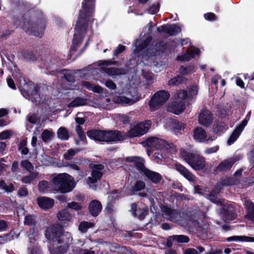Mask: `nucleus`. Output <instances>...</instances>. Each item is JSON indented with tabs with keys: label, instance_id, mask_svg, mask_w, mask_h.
Masks as SVG:
<instances>
[{
	"label": "nucleus",
	"instance_id": "nucleus-57",
	"mask_svg": "<svg viewBox=\"0 0 254 254\" xmlns=\"http://www.w3.org/2000/svg\"><path fill=\"white\" fill-rule=\"evenodd\" d=\"M101 105L105 108H109L111 104V100L109 98H103L101 99Z\"/></svg>",
	"mask_w": 254,
	"mask_h": 254
},
{
	"label": "nucleus",
	"instance_id": "nucleus-38",
	"mask_svg": "<svg viewBox=\"0 0 254 254\" xmlns=\"http://www.w3.org/2000/svg\"><path fill=\"white\" fill-rule=\"evenodd\" d=\"M50 184L47 181H40L38 184V190L41 193H45L50 188Z\"/></svg>",
	"mask_w": 254,
	"mask_h": 254
},
{
	"label": "nucleus",
	"instance_id": "nucleus-21",
	"mask_svg": "<svg viewBox=\"0 0 254 254\" xmlns=\"http://www.w3.org/2000/svg\"><path fill=\"white\" fill-rule=\"evenodd\" d=\"M175 166L176 169L188 181L192 182H194L196 181L195 176L186 167L179 164H176Z\"/></svg>",
	"mask_w": 254,
	"mask_h": 254
},
{
	"label": "nucleus",
	"instance_id": "nucleus-64",
	"mask_svg": "<svg viewBox=\"0 0 254 254\" xmlns=\"http://www.w3.org/2000/svg\"><path fill=\"white\" fill-rule=\"evenodd\" d=\"M184 254H198V252L196 249L188 248L185 250Z\"/></svg>",
	"mask_w": 254,
	"mask_h": 254
},
{
	"label": "nucleus",
	"instance_id": "nucleus-34",
	"mask_svg": "<svg viewBox=\"0 0 254 254\" xmlns=\"http://www.w3.org/2000/svg\"><path fill=\"white\" fill-rule=\"evenodd\" d=\"M86 103V100L83 98L77 97L71 102L68 105V107H76L83 106Z\"/></svg>",
	"mask_w": 254,
	"mask_h": 254
},
{
	"label": "nucleus",
	"instance_id": "nucleus-52",
	"mask_svg": "<svg viewBox=\"0 0 254 254\" xmlns=\"http://www.w3.org/2000/svg\"><path fill=\"white\" fill-rule=\"evenodd\" d=\"M145 184L144 182L137 181L135 182L133 188V190L138 191L144 189Z\"/></svg>",
	"mask_w": 254,
	"mask_h": 254
},
{
	"label": "nucleus",
	"instance_id": "nucleus-39",
	"mask_svg": "<svg viewBox=\"0 0 254 254\" xmlns=\"http://www.w3.org/2000/svg\"><path fill=\"white\" fill-rule=\"evenodd\" d=\"M0 188L7 193L11 192L14 190V186L12 184H6L3 180H0Z\"/></svg>",
	"mask_w": 254,
	"mask_h": 254
},
{
	"label": "nucleus",
	"instance_id": "nucleus-61",
	"mask_svg": "<svg viewBox=\"0 0 254 254\" xmlns=\"http://www.w3.org/2000/svg\"><path fill=\"white\" fill-rule=\"evenodd\" d=\"M18 194L20 197L26 196L28 194V191L26 188H21L18 190Z\"/></svg>",
	"mask_w": 254,
	"mask_h": 254
},
{
	"label": "nucleus",
	"instance_id": "nucleus-41",
	"mask_svg": "<svg viewBox=\"0 0 254 254\" xmlns=\"http://www.w3.org/2000/svg\"><path fill=\"white\" fill-rule=\"evenodd\" d=\"M58 137L62 140L68 139L69 136L68 131L64 127H60L57 131Z\"/></svg>",
	"mask_w": 254,
	"mask_h": 254
},
{
	"label": "nucleus",
	"instance_id": "nucleus-8",
	"mask_svg": "<svg viewBox=\"0 0 254 254\" xmlns=\"http://www.w3.org/2000/svg\"><path fill=\"white\" fill-rule=\"evenodd\" d=\"M145 143L151 149H163L169 153L175 152V148L173 144L169 143L165 140L155 137L148 138Z\"/></svg>",
	"mask_w": 254,
	"mask_h": 254
},
{
	"label": "nucleus",
	"instance_id": "nucleus-13",
	"mask_svg": "<svg viewBox=\"0 0 254 254\" xmlns=\"http://www.w3.org/2000/svg\"><path fill=\"white\" fill-rule=\"evenodd\" d=\"M193 137L198 142H204L208 141H213L214 138L208 136L205 130L201 127H195L193 131Z\"/></svg>",
	"mask_w": 254,
	"mask_h": 254
},
{
	"label": "nucleus",
	"instance_id": "nucleus-62",
	"mask_svg": "<svg viewBox=\"0 0 254 254\" xmlns=\"http://www.w3.org/2000/svg\"><path fill=\"white\" fill-rule=\"evenodd\" d=\"M219 149V146H216L213 147H210L209 148L206 149L204 152L205 154H210L211 153H215L217 152Z\"/></svg>",
	"mask_w": 254,
	"mask_h": 254
},
{
	"label": "nucleus",
	"instance_id": "nucleus-1",
	"mask_svg": "<svg viewBox=\"0 0 254 254\" xmlns=\"http://www.w3.org/2000/svg\"><path fill=\"white\" fill-rule=\"evenodd\" d=\"M48 239L53 243L51 254H64L67 252L69 243L72 241L70 233L63 232V228L58 225L49 227L45 233Z\"/></svg>",
	"mask_w": 254,
	"mask_h": 254
},
{
	"label": "nucleus",
	"instance_id": "nucleus-46",
	"mask_svg": "<svg viewBox=\"0 0 254 254\" xmlns=\"http://www.w3.org/2000/svg\"><path fill=\"white\" fill-rule=\"evenodd\" d=\"M79 149H70L64 154V158L66 160H70L72 157L79 152Z\"/></svg>",
	"mask_w": 254,
	"mask_h": 254
},
{
	"label": "nucleus",
	"instance_id": "nucleus-18",
	"mask_svg": "<svg viewBox=\"0 0 254 254\" xmlns=\"http://www.w3.org/2000/svg\"><path fill=\"white\" fill-rule=\"evenodd\" d=\"M185 109V104L183 101H175L171 103L168 107V110L175 114H180Z\"/></svg>",
	"mask_w": 254,
	"mask_h": 254
},
{
	"label": "nucleus",
	"instance_id": "nucleus-2",
	"mask_svg": "<svg viewBox=\"0 0 254 254\" xmlns=\"http://www.w3.org/2000/svg\"><path fill=\"white\" fill-rule=\"evenodd\" d=\"M123 92L126 95L116 96L113 101L117 104L131 105L141 98L137 89L143 90L147 89L150 85V82L149 80H126Z\"/></svg>",
	"mask_w": 254,
	"mask_h": 254
},
{
	"label": "nucleus",
	"instance_id": "nucleus-48",
	"mask_svg": "<svg viewBox=\"0 0 254 254\" xmlns=\"http://www.w3.org/2000/svg\"><path fill=\"white\" fill-rule=\"evenodd\" d=\"M11 73L12 77H8L6 79H12V78L14 79H19L22 77L19 69L16 67H14V68L12 69Z\"/></svg>",
	"mask_w": 254,
	"mask_h": 254
},
{
	"label": "nucleus",
	"instance_id": "nucleus-42",
	"mask_svg": "<svg viewBox=\"0 0 254 254\" xmlns=\"http://www.w3.org/2000/svg\"><path fill=\"white\" fill-rule=\"evenodd\" d=\"M38 176L37 173H32L28 176H24L22 178V182L25 184H30L32 183Z\"/></svg>",
	"mask_w": 254,
	"mask_h": 254
},
{
	"label": "nucleus",
	"instance_id": "nucleus-20",
	"mask_svg": "<svg viewBox=\"0 0 254 254\" xmlns=\"http://www.w3.org/2000/svg\"><path fill=\"white\" fill-rule=\"evenodd\" d=\"M248 122V121L247 119H245L242 123L236 127L228 140V144L229 145L232 144L237 139L246 126L247 125Z\"/></svg>",
	"mask_w": 254,
	"mask_h": 254
},
{
	"label": "nucleus",
	"instance_id": "nucleus-17",
	"mask_svg": "<svg viewBox=\"0 0 254 254\" xmlns=\"http://www.w3.org/2000/svg\"><path fill=\"white\" fill-rule=\"evenodd\" d=\"M237 160L234 158H230L222 161L216 167L215 171L226 172L232 168Z\"/></svg>",
	"mask_w": 254,
	"mask_h": 254
},
{
	"label": "nucleus",
	"instance_id": "nucleus-40",
	"mask_svg": "<svg viewBox=\"0 0 254 254\" xmlns=\"http://www.w3.org/2000/svg\"><path fill=\"white\" fill-rule=\"evenodd\" d=\"M54 136V132L50 130L45 129L42 133V139L44 142H47L50 140Z\"/></svg>",
	"mask_w": 254,
	"mask_h": 254
},
{
	"label": "nucleus",
	"instance_id": "nucleus-53",
	"mask_svg": "<svg viewBox=\"0 0 254 254\" xmlns=\"http://www.w3.org/2000/svg\"><path fill=\"white\" fill-rule=\"evenodd\" d=\"M13 134V131L10 130H5L0 132V140L9 138Z\"/></svg>",
	"mask_w": 254,
	"mask_h": 254
},
{
	"label": "nucleus",
	"instance_id": "nucleus-6",
	"mask_svg": "<svg viewBox=\"0 0 254 254\" xmlns=\"http://www.w3.org/2000/svg\"><path fill=\"white\" fill-rule=\"evenodd\" d=\"M52 182L55 190L63 193L71 191L75 186L73 178L66 173L56 175Z\"/></svg>",
	"mask_w": 254,
	"mask_h": 254
},
{
	"label": "nucleus",
	"instance_id": "nucleus-37",
	"mask_svg": "<svg viewBox=\"0 0 254 254\" xmlns=\"http://www.w3.org/2000/svg\"><path fill=\"white\" fill-rule=\"evenodd\" d=\"M94 224L92 222L82 221L80 223L78 229L80 232L85 233L88 229L94 227Z\"/></svg>",
	"mask_w": 254,
	"mask_h": 254
},
{
	"label": "nucleus",
	"instance_id": "nucleus-55",
	"mask_svg": "<svg viewBox=\"0 0 254 254\" xmlns=\"http://www.w3.org/2000/svg\"><path fill=\"white\" fill-rule=\"evenodd\" d=\"M159 3L156 2L149 7L148 9V12L150 14H155L159 11Z\"/></svg>",
	"mask_w": 254,
	"mask_h": 254
},
{
	"label": "nucleus",
	"instance_id": "nucleus-35",
	"mask_svg": "<svg viewBox=\"0 0 254 254\" xmlns=\"http://www.w3.org/2000/svg\"><path fill=\"white\" fill-rule=\"evenodd\" d=\"M82 84L84 87L94 92L100 93L103 91V89L99 85H94L87 81L83 82Z\"/></svg>",
	"mask_w": 254,
	"mask_h": 254
},
{
	"label": "nucleus",
	"instance_id": "nucleus-44",
	"mask_svg": "<svg viewBox=\"0 0 254 254\" xmlns=\"http://www.w3.org/2000/svg\"><path fill=\"white\" fill-rule=\"evenodd\" d=\"M24 223L25 225L34 227L35 226L36 221L35 217L33 215H28L25 216Z\"/></svg>",
	"mask_w": 254,
	"mask_h": 254
},
{
	"label": "nucleus",
	"instance_id": "nucleus-15",
	"mask_svg": "<svg viewBox=\"0 0 254 254\" xmlns=\"http://www.w3.org/2000/svg\"><path fill=\"white\" fill-rule=\"evenodd\" d=\"M159 32H164L170 36H173L180 33L181 29L179 26L176 24L165 25L157 28Z\"/></svg>",
	"mask_w": 254,
	"mask_h": 254
},
{
	"label": "nucleus",
	"instance_id": "nucleus-5",
	"mask_svg": "<svg viewBox=\"0 0 254 254\" xmlns=\"http://www.w3.org/2000/svg\"><path fill=\"white\" fill-rule=\"evenodd\" d=\"M205 215L200 211H180L177 212L176 217H172V221L177 222L182 225H190L194 226L199 225L202 223Z\"/></svg>",
	"mask_w": 254,
	"mask_h": 254
},
{
	"label": "nucleus",
	"instance_id": "nucleus-24",
	"mask_svg": "<svg viewBox=\"0 0 254 254\" xmlns=\"http://www.w3.org/2000/svg\"><path fill=\"white\" fill-rule=\"evenodd\" d=\"M102 204L97 200H93L90 202L88 206L90 213L93 216H97L102 210Z\"/></svg>",
	"mask_w": 254,
	"mask_h": 254
},
{
	"label": "nucleus",
	"instance_id": "nucleus-56",
	"mask_svg": "<svg viewBox=\"0 0 254 254\" xmlns=\"http://www.w3.org/2000/svg\"><path fill=\"white\" fill-rule=\"evenodd\" d=\"M166 45L164 43H159L155 46V50L156 51L154 55L159 54L160 52H164L165 51Z\"/></svg>",
	"mask_w": 254,
	"mask_h": 254
},
{
	"label": "nucleus",
	"instance_id": "nucleus-45",
	"mask_svg": "<svg viewBox=\"0 0 254 254\" xmlns=\"http://www.w3.org/2000/svg\"><path fill=\"white\" fill-rule=\"evenodd\" d=\"M114 119L117 122L124 124H127L129 122L128 117L125 115L116 114L114 116Z\"/></svg>",
	"mask_w": 254,
	"mask_h": 254
},
{
	"label": "nucleus",
	"instance_id": "nucleus-63",
	"mask_svg": "<svg viewBox=\"0 0 254 254\" xmlns=\"http://www.w3.org/2000/svg\"><path fill=\"white\" fill-rule=\"evenodd\" d=\"M7 228V223L3 220L0 219V232L6 231Z\"/></svg>",
	"mask_w": 254,
	"mask_h": 254
},
{
	"label": "nucleus",
	"instance_id": "nucleus-30",
	"mask_svg": "<svg viewBox=\"0 0 254 254\" xmlns=\"http://www.w3.org/2000/svg\"><path fill=\"white\" fill-rule=\"evenodd\" d=\"M245 205L249 209V212L246 217L254 223V203L251 201H245Z\"/></svg>",
	"mask_w": 254,
	"mask_h": 254
},
{
	"label": "nucleus",
	"instance_id": "nucleus-12",
	"mask_svg": "<svg viewBox=\"0 0 254 254\" xmlns=\"http://www.w3.org/2000/svg\"><path fill=\"white\" fill-rule=\"evenodd\" d=\"M84 70H69L63 69L57 72L58 77L63 79H70L74 78H84Z\"/></svg>",
	"mask_w": 254,
	"mask_h": 254
},
{
	"label": "nucleus",
	"instance_id": "nucleus-10",
	"mask_svg": "<svg viewBox=\"0 0 254 254\" xmlns=\"http://www.w3.org/2000/svg\"><path fill=\"white\" fill-rule=\"evenodd\" d=\"M116 62L112 61L102 60L97 63V65L100 66L101 69L109 75L113 76L116 75L124 74L125 73L123 69L109 67V66L116 64Z\"/></svg>",
	"mask_w": 254,
	"mask_h": 254
},
{
	"label": "nucleus",
	"instance_id": "nucleus-31",
	"mask_svg": "<svg viewBox=\"0 0 254 254\" xmlns=\"http://www.w3.org/2000/svg\"><path fill=\"white\" fill-rule=\"evenodd\" d=\"M218 185H219V183L217 184L214 190L210 193L209 195V200L211 201H212L214 203H220V201H221V202H222L223 200H217V199L215 197V195L219 193V192L221 191L222 187H223V186H218Z\"/></svg>",
	"mask_w": 254,
	"mask_h": 254
},
{
	"label": "nucleus",
	"instance_id": "nucleus-29",
	"mask_svg": "<svg viewBox=\"0 0 254 254\" xmlns=\"http://www.w3.org/2000/svg\"><path fill=\"white\" fill-rule=\"evenodd\" d=\"M151 124L152 123L150 121H146L136 125L141 135H143L148 132L151 127Z\"/></svg>",
	"mask_w": 254,
	"mask_h": 254
},
{
	"label": "nucleus",
	"instance_id": "nucleus-25",
	"mask_svg": "<svg viewBox=\"0 0 254 254\" xmlns=\"http://www.w3.org/2000/svg\"><path fill=\"white\" fill-rule=\"evenodd\" d=\"M37 202L39 206L41 208L47 209L52 207L54 203V201L53 199L42 196L37 198Z\"/></svg>",
	"mask_w": 254,
	"mask_h": 254
},
{
	"label": "nucleus",
	"instance_id": "nucleus-54",
	"mask_svg": "<svg viewBox=\"0 0 254 254\" xmlns=\"http://www.w3.org/2000/svg\"><path fill=\"white\" fill-rule=\"evenodd\" d=\"M67 207L76 211L80 210L82 208V206L79 203L75 201L68 203L67 204Z\"/></svg>",
	"mask_w": 254,
	"mask_h": 254
},
{
	"label": "nucleus",
	"instance_id": "nucleus-32",
	"mask_svg": "<svg viewBox=\"0 0 254 254\" xmlns=\"http://www.w3.org/2000/svg\"><path fill=\"white\" fill-rule=\"evenodd\" d=\"M123 134L126 135V138L127 136L132 138L141 136L136 125L132 126L127 133H123Z\"/></svg>",
	"mask_w": 254,
	"mask_h": 254
},
{
	"label": "nucleus",
	"instance_id": "nucleus-11",
	"mask_svg": "<svg viewBox=\"0 0 254 254\" xmlns=\"http://www.w3.org/2000/svg\"><path fill=\"white\" fill-rule=\"evenodd\" d=\"M104 166L101 164L95 165L93 168L90 176L88 177L87 179V184L89 188L96 190V185H93L99 181L102 176V173L100 171L103 170Z\"/></svg>",
	"mask_w": 254,
	"mask_h": 254
},
{
	"label": "nucleus",
	"instance_id": "nucleus-51",
	"mask_svg": "<svg viewBox=\"0 0 254 254\" xmlns=\"http://www.w3.org/2000/svg\"><path fill=\"white\" fill-rule=\"evenodd\" d=\"M27 121L31 124H35L39 121V118L36 114H29L27 116Z\"/></svg>",
	"mask_w": 254,
	"mask_h": 254
},
{
	"label": "nucleus",
	"instance_id": "nucleus-36",
	"mask_svg": "<svg viewBox=\"0 0 254 254\" xmlns=\"http://www.w3.org/2000/svg\"><path fill=\"white\" fill-rule=\"evenodd\" d=\"M174 98L176 101H182L186 99H188V93L184 90L178 91L174 95Z\"/></svg>",
	"mask_w": 254,
	"mask_h": 254
},
{
	"label": "nucleus",
	"instance_id": "nucleus-3",
	"mask_svg": "<svg viewBox=\"0 0 254 254\" xmlns=\"http://www.w3.org/2000/svg\"><path fill=\"white\" fill-rule=\"evenodd\" d=\"M95 0H84L82 9L75 28L73 44L78 45L82 40L86 32L85 23L91 16L93 11Z\"/></svg>",
	"mask_w": 254,
	"mask_h": 254
},
{
	"label": "nucleus",
	"instance_id": "nucleus-60",
	"mask_svg": "<svg viewBox=\"0 0 254 254\" xmlns=\"http://www.w3.org/2000/svg\"><path fill=\"white\" fill-rule=\"evenodd\" d=\"M125 50V47L123 45H119L115 49L114 53L115 56H118L119 54L123 52Z\"/></svg>",
	"mask_w": 254,
	"mask_h": 254
},
{
	"label": "nucleus",
	"instance_id": "nucleus-43",
	"mask_svg": "<svg viewBox=\"0 0 254 254\" xmlns=\"http://www.w3.org/2000/svg\"><path fill=\"white\" fill-rule=\"evenodd\" d=\"M198 93V88L196 85L191 86L188 91V99L191 100L195 98Z\"/></svg>",
	"mask_w": 254,
	"mask_h": 254
},
{
	"label": "nucleus",
	"instance_id": "nucleus-26",
	"mask_svg": "<svg viewBox=\"0 0 254 254\" xmlns=\"http://www.w3.org/2000/svg\"><path fill=\"white\" fill-rule=\"evenodd\" d=\"M161 208L162 215L171 221H172V217H176L177 216L178 211L175 209H173L165 205L162 206Z\"/></svg>",
	"mask_w": 254,
	"mask_h": 254
},
{
	"label": "nucleus",
	"instance_id": "nucleus-9",
	"mask_svg": "<svg viewBox=\"0 0 254 254\" xmlns=\"http://www.w3.org/2000/svg\"><path fill=\"white\" fill-rule=\"evenodd\" d=\"M170 94L165 90H160L154 94L149 101V106L151 110H155L164 104L169 99Z\"/></svg>",
	"mask_w": 254,
	"mask_h": 254
},
{
	"label": "nucleus",
	"instance_id": "nucleus-27",
	"mask_svg": "<svg viewBox=\"0 0 254 254\" xmlns=\"http://www.w3.org/2000/svg\"><path fill=\"white\" fill-rule=\"evenodd\" d=\"M151 40V37L150 36H148L145 38V39H138L135 43V47L136 49L135 50L137 52H139L140 51L144 50L147 47L148 44Z\"/></svg>",
	"mask_w": 254,
	"mask_h": 254
},
{
	"label": "nucleus",
	"instance_id": "nucleus-58",
	"mask_svg": "<svg viewBox=\"0 0 254 254\" xmlns=\"http://www.w3.org/2000/svg\"><path fill=\"white\" fill-rule=\"evenodd\" d=\"M30 233L28 235V237L30 240V243H33L36 241L38 239V235L34 230H31Z\"/></svg>",
	"mask_w": 254,
	"mask_h": 254
},
{
	"label": "nucleus",
	"instance_id": "nucleus-59",
	"mask_svg": "<svg viewBox=\"0 0 254 254\" xmlns=\"http://www.w3.org/2000/svg\"><path fill=\"white\" fill-rule=\"evenodd\" d=\"M76 131L81 140L83 141L86 138L85 135L82 131L81 127L79 126H77L76 127Z\"/></svg>",
	"mask_w": 254,
	"mask_h": 254
},
{
	"label": "nucleus",
	"instance_id": "nucleus-33",
	"mask_svg": "<svg viewBox=\"0 0 254 254\" xmlns=\"http://www.w3.org/2000/svg\"><path fill=\"white\" fill-rule=\"evenodd\" d=\"M137 206L135 203H133L131 206L130 211L133 213V215L137 216L139 218H142L146 215L147 211L145 209H140V213H137L138 210Z\"/></svg>",
	"mask_w": 254,
	"mask_h": 254
},
{
	"label": "nucleus",
	"instance_id": "nucleus-49",
	"mask_svg": "<svg viewBox=\"0 0 254 254\" xmlns=\"http://www.w3.org/2000/svg\"><path fill=\"white\" fill-rule=\"evenodd\" d=\"M173 238L174 241L178 243H188L189 241V238L185 235H174Z\"/></svg>",
	"mask_w": 254,
	"mask_h": 254
},
{
	"label": "nucleus",
	"instance_id": "nucleus-4",
	"mask_svg": "<svg viewBox=\"0 0 254 254\" xmlns=\"http://www.w3.org/2000/svg\"><path fill=\"white\" fill-rule=\"evenodd\" d=\"M87 134L90 138L98 141L116 142L126 139V135L118 130H91Z\"/></svg>",
	"mask_w": 254,
	"mask_h": 254
},
{
	"label": "nucleus",
	"instance_id": "nucleus-28",
	"mask_svg": "<svg viewBox=\"0 0 254 254\" xmlns=\"http://www.w3.org/2000/svg\"><path fill=\"white\" fill-rule=\"evenodd\" d=\"M58 219L61 221H70L72 216L67 209H64L59 211L57 214Z\"/></svg>",
	"mask_w": 254,
	"mask_h": 254
},
{
	"label": "nucleus",
	"instance_id": "nucleus-23",
	"mask_svg": "<svg viewBox=\"0 0 254 254\" xmlns=\"http://www.w3.org/2000/svg\"><path fill=\"white\" fill-rule=\"evenodd\" d=\"M220 204L223 205L222 213L225 216V220H232L235 218V214L234 212L233 208L229 205H226L224 200L220 201Z\"/></svg>",
	"mask_w": 254,
	"mask_h": 254
},
{
	"label": "nucleus",
	"instance_id": "nucleus-47",
	"mask_svg": "<svg viewBox=\"0 0 254 254\" xmlns=\"http://www.w3.org/2000/svg\"><path fill=\"white\" fill-rule=\"evenodd\" d=\"M237 181L234 180L233 179L231 178H225L222 180L221 182H219V185L221 186H231L237 184Z\"/></svg>",
	"mask_w": 254,
	"mask_h": 254
},
{
	"label": "nucleus",
	"instance_id": "nucleus-14",
	"mask_svg": "<svg viewBox=\"0 0 254 254\" xmlns=\"http://www.w3.org/2000/svg\"><path fill=\"white\" fill-rule=\"evenodd\" d=\"M199 54L200 50L198 49L190 47L186 53L178 56L177 60L181 62H185L198 56Z\"/></svg>",
	"mask_w": 254,
	"mask_h": 254
},
{
	"label": "nucleus",
	"instance_id": "nucleus-19",
	"mask_svg": "<svg viewBox=\"0 0 254 254\" xmlns=\"http://www.w3.org/2000/svg\"><path fill=\"white\" fill-rule=\"evenodd\" d=\"M140 173H143L147 179L155 184L159 183L162 179V177L160 174L151 171L146 167L143 169V171Z\"/></svg>",
	"mask_w": 254,
	"mask_h": 254
},
{
	"label": "nucleus",
	"instance_id": "nucleus-22",
	"mask_svg": "<svg viewBox=\"0 0 254 254\" xmlns=\"http://www.w3.org/2000/svg\"><path fill=\"white\" fill-rule=\"evenodd\" d=\"M126 160L127 162L132 163L137 168V169L141 173L143 169L145 168L144 165V160L138 156H130L126 158Z\"/></svg>",
	"mask_w": 254,
	"mask_h": 254
},
{
	"label": "nucleus",
	"instance_id": "nucleus-50",
	"mask_svg": "<svg viewBox=\"0 0 254 254\" xmlns=\"http://www.w3.org/2000/svg\"><path fill=\"white\" fill-rule=\"evenodd\" d=\"M20 165L21 167L25 168L28 171L31 172L34 169V167L32 164L28 160H23L21 162Z\"/></svg>",
	"mask_w": 254,
	"mask_h": 254
},
{
	"label": "nucleus",
	"instance_id": "nucleus-16",
	"mask_svg": "<svg viewBox=\"0 0 254 254\" xmlns=\"http://www.w3.org/2000/svg\"><path fill=\"white\" fill-rule=\"evenodd\" d=\"M212 121V115L209 111L203 110L200 112L198 116V123L200 125L207 127L211 124Z\"/></svg>",
	"mask_w": 254,
	"mask_h": 254
},
{
	"label": "nucleus",
	"instance_id": "nucleus-7",
	"mask_svg": "<svg viewBox=\"0 0 254 254\" xmlns=\"http://www.w3.org/2000/svg\"><path fill=\"white\" fill-rule=\"evenodd\" d=\"M181 155L194 170L198 171L205 169L207 165L204 157L197 154H193L181 150Z\"/></svg>",
	"mask_w": 254,
	"mask_h": 254
}]
</instances>
